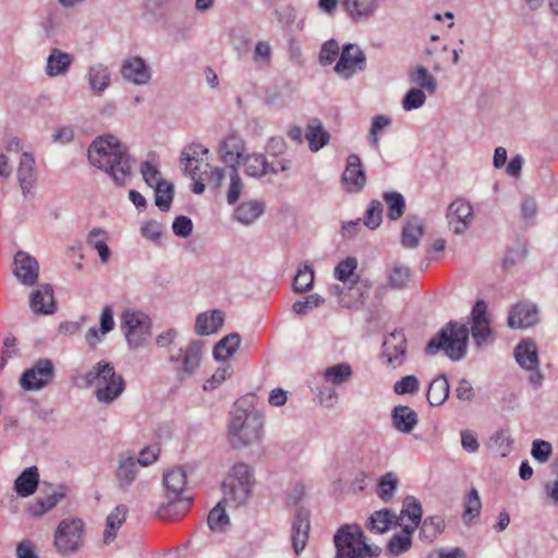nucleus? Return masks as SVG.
Instances as JSON below:
<instances>
[{"label":"nucleus","mask_w":558,"mask_h":558,"mask_svg":"<svg viewBox=\"0 0 558 558\" xmlns=\"http://www.w3.org/2000/svg\"><path fill=\"white\" fill-rule=\"evenodd\" d=\"M264 209L265 204L263 202H243L235 208L234 217L240 223L248 226L263 215Z\"/></svg>","instance_id":"4c0bfd02"},{"label":"nucleus","mask_w":558,"mask_h":558,"mask_svg":"<svg viewBox=\"0 0 558 558\" xmlns=\"http://www.w3.org/2000/svg\"><path fill=\"white\" fill-rule=\"evenodd\" d=\"M470 329L466 325L449 322L426 344V353L434 355L442 351L452 361H460L466 354Z\"/></svg>","instance_id":"7ed1b4c3"},{"label":"nucleus","mask_w":558,"mask_h":558,"mask_svg":"<svg viewBox=\"0 0 558 558\" xmlns=\"http://www.w3.org/2000/svg\"><path fill=\"white\" fill-rule=\"evenodd\" d=\"M310 512L304 508H299L295 512L292 523V546L296 555H300L308 541Z\"/></svg>","instance_id":"5701e85b"},{"label":"nucleus","mask_w":558,"mask_h":558,"mask_svg":"<svg viewBox=\"0 0 558 558\" xmlns=\"http://www.w3.org/2000/svg\"><path fill=\"white\" fill-rule=\"evenodd\" d=\"M325 302L324 298L318 294L307 295L304 300L295 301L292 305V311L296 315H306L314 308L319 307Z\"/></svg>","instance_id":"774afa93"},{"label":"nucleus","mask_w":558,"mask_h":558,"mask_svg":"<svg viewBox=\"0 0 558 558\" xmlns=\"http://www.w3.org/2000/svg\"><path fill=\"white\" fill-rule=\"evenodd\" d=\"M87 386L95 385V397L102 404H110L117 400L125 388L124 379L117 374L111 363L100 361L85 375Z\"/></svg>","instance_id":"39448f33"},{"label":"nucleus","mask_w":558,"mask_h":558,"mask_svg":"<svg viewBox=\"0 0 558 558\" xmlns=\"http://www.w3.org/2000/svg\"><path fill=\"white\" fill-rule=\"evenodd\" d=\"M73 63V56L61 49L53 48L47 58L45 72L49 77L64 75Z\"/></svg>","instance_id":"bb28decb"},{"label":"nucleus","mask_w":558,"mask_h":558,"mask_svg":"<svg viewBox=\"0 0 558 558\" xmlns=\"http://www.w3.org/2000/svg\"><path fill=\"white\" fill-rule=\"evenodd\" d=\"M88 160L99 170L109 174L118 186H124L135 163L128 148L118 137L104 135L95 138L88 147Z\"/></svg>","instance_id":"f257e3e1"},{"label":"nucleus","mask_w":558,"mask_h":558,"mask_svg":"<svg viewBox=\"0 0 558 558\" xmlns=\"http://www.w3.org/2000/svg\"><path fill=\"white\" fill-rule=\"evenodd\" d=\"M340 7L350 22L360 24L376 15L379 0H341Z\"/></svg>","instance_id":"f3484780"},{"label":"nucleus","mask_w":558,"mask_h":558,"mask_svg":"<svg viewBox=\"0 0 558 558\" xmlns=\"http://www.w3.org/2000/svg\"><path fill=\"white\" fill-rule=\"evenodd\" d=\"M422 514L421 501L414 496H407L403 499L400 519L407 517L412 523L421 524Z\"/></svg>","instance_id":"4d7b16f0"},{"label":"nucleus","mask_w":558,"mask_h":558,"mask_svg":"<svg viewBox=\"0 0 558 558\" xmlns=\"http://www.w3.org/2000/svg\"><path fill=\"white\" fill-rule=\"evenodd\" d=\"M410 279V269L407 266L395 264L388 271L387 282L391 289H403Z\"/></svg>","instance_id":"864d4df0"},{"label":"nucleus","mask_w":558,"mask_h":558,"mask_svg":"<svg viewBox=\"0 0 558 558\" xmlns=\"http://www.w3.org/2000/svg\"><path fill=\"white\" fill-rule=\"evenodd\" d=\"M120 329L128 348L138 351L145 348L153 335V320L145 312L128 308L120 315Z\"/></svg>","instance_id":"0eeeda50"},{"label":"nucleus","mask_w":558,"mask_h":558,"mask_svg":"<svg viewBox=\"0 0 558 558\" xmlns=\"http://www.w3.org/2000/svg\"><path fill=\"white\" fill-rule=\"evenodd\" d=\"M341 51L336 39L325 41L320 48L318 60L324 66L332 64L339 58Z\"/></svg>","instance_id":"e2e57ef3"},{"label":"nucleus","mask_w":558,"mask_h":558,"mask_svg":"<svg viewBox=\"0 0 558 558\" xmlns=\"http://www.w3.org/2000/svg\"><path fill=\"white\" fill-rule=\"evenodd\" d=\"M527 253L526 243L524 241H517L513 245L509 246L502 259V267L510 269L511 267L524 260Z\"/></svg>","instance_id":"09e8293b"},{"label":"nucleus","mask_w":558,"mask_h":558,"mask_svg":"<svg viewBox=\"0 0 558 558\" xmlns=\"http://www.w3.org/2000/svg\"><path fill=\"white\" fill-rule=\"evenodd\" d=\"M481 509H482V502H481L478 492L476 488L473 487L469 492L466 499H465L464 511L462 514V519H463L464 523L470 524V522L473 519L477 518L481 514Z\"/></svg>","instance_id":"8fccbe9b"},{"label":"nucleus","mask_w":558,"mask_h":558,"mask_svg":"<svg viewBox=\"0 0 558 558\" xmlns=\"http://www.w3.org/2000/svg\"><path fill=\"white\" fill-rule=\"evenodd\" d=\"M121 75L134 85H145L150 81L151 72L142 57H131L123 61Z\"/></svg>","instance_id":"aec40b11"},{"label":"nucleus","mask_w":558,"mask_h":558,"mask_svg":"<svg viewBox=\"0 0 558 558\" xmlns=\"http://www.w3.org/2000/svg\"><path fill=\"white\" fill-rule=\"evenodd\" d=\"M538 308L531 302H518L509 312L507 324L512 329H525L538 323Z\"/></svg>","instance_id":"6ab92c4d"},{"label":"nucleus","mask_w":558,"mask_h":558,"mask_svg":"<svg viewBox=\"0 0 558 558\" xmlns=\"http://www.w3.org/2000/svg\"><path fill=\"white\" fill-rule=\"evenodd\" d=\"M254 485L253 470L245 463L233 465L222 482L223 501L240 507L250 499Z\"/></svg>","instance_id":"6e6552de"},{"label":"nucleus","mask_w":558,"mask_h":558,"mask_svg":"<svg viewBox=\"0 0 558 558\" xmlns=\"http://www.w3.org/2000/svg\"><path fill=\"white\" fill-rule=\"evenodd\" d=\"M13 265V274L22 284L33 287L37 283L39 265L36 258L20 251L14 256Z\"/></svg>","instance_id":"a211bd4d"},{"label":"nucleus","mask_w":558,"mask_h":558,"mask_svg":"<svg viewBox=\"0 0 558 558\" xmlns=\"http://www.w3.org/2000/svg\"><path fill=\"white\" fill-rule=\"evenodd\" d=\"M393 427L403 434H410L418 422L416 412L408 405H397L391 413Z\"/></svg>","instance_id":"c85d7f7f"},{"label":"nucleus","mask_w":558,"mask_h":558,"mask_svg":"<svg viewBox=\"0 0 558 558\" xmlns=\"http://www.w3.org/2000/svg\"><path fill=\"white\" fill-rule=\"evenodd\" d=\"M223 324V313L219 310L204 312L197 315L195 332L199 336H209L218 331Z\"/></svg>","instance_id":"473e14b6"},{"label":"nucleus","mask_w":558,"mask_h":558,"mask_svg":"<svg viewBox=\"0 0 558 558\" xmlns=\"http://www.w3.org/2000/svg\"><path fill=\"white\" fill-rule=\"evenodd\" d=\"M244 167L246 175L263 179L269 175L286 172L291 168V161L287 158H276L269 161L264 154L252 153L243 157L240 162Z\"/></svg>","instance_id":"9d476101"},{"label":"nucleus","mask_w":558,"mask_h":558,"mask_svg":"<svg viewBox=\"0 0 558 558\" xmlns=\"http://www.w3.org/2000/svg\"><path fill=\"white\" fill-rule=\"evenodd\" d=\"M39 484V472L36 466L25 469L14 482V490L21 497L33 495Z\"/></svg>","instance_id":"c9c22d12"},{"label":"nucleus","mask_w":558,"mask_h":558,"mask_svg":"<svg viewBox=\"0 0 558 558\" xmlns=\"http://www.w3.org/2000/svg\"><path fill=\"white\" fill-rule=\"evenodd\" d=\"M230 185L227 193V201L230 205L235 204L244 187L243 181L235 165L229 169Z\"/></svg>","instance_id":"bf43d9fd"},{"label":"nucleus","mask_w":558,"mask_h":558,"mask_svg":"<svg viewBox=\"0 0 558 558\" xmlns=\"http://www.w3.org/2000/svg\"><path fill=\"white\" fill-rule=\"evenodd\" d=\"M336 558H375L380 554L378 546H371L362 529L356 524H344L333 536Z\"/></svg>","instance_id":"423d86ee"},{"label":"nucleus","mask_w":558,"mask_h":558,"mask_svg":"<svg viewBox=\"0 0 558 558\" xmlns=\"http://www.w3.org/2000/svg\"><path fill=\"white\" fill-rule=\"evenodd\" d=\"M397 487V476L391 472L386 473L378 482L377 495L383 501L388 502L393 498Z\"/></svg>","instance_id":"5fc2aeb1"},{"label":"nucleus","mask_w":558,"mask_h":558,"mask_svg":"<svg viewBox=\"0 0 558 558\" xmlns=\"http://www.w3.org/2000/svg\"><path fill=\"white\" fill-rule=\"evenodd\" d=\"M204 342L191 341L185 349L180 348L169 354V362L179 381H184L196 374L203 359Z\"/></svg>","instance_id":"1a4fd4ad"},{"label":"nucleus","mask_w":558,"mask_h":558,"mask_svg":"<svg viewBox=\"0 0 558 558\" xmlns=\"http://www.w3.org/2000/svg\"><path fill=\"white\" fill-rule=\"evenodd\" d=\"M391 124V119L387 116L378 114L372 119L368 134V142L373 149L379 148V133Z\"/></svg>","instance_id":"13d9d810"},{"label":"nucleus","mask_w":558,"mask_h":558,"mask_svg":"<svg viewBox=\"0 0 558 558\" xmlns=\"http://www.w3.org/2000/svg\"><path fill=\"white\" fill-rule=\"evenodd\" d=\"M34 166L35 159L33 156L28 153H23L20 157L17 180L25 196L32 193V189L36 181Z\"/></svg>","instance_id":"7c9ffc66"},{"label":"nucleus","mask_w":558,"mask_h":558,"mask_svg":"<svg viewBox=\"0 0 558 558\" xmlns=\"http://www.w3.org/2000/svg\"><path fill=\"white\" fill-rule=\"evenodd\" d=\"M384 356L391 367L396 368L404 362L405 359V339L402 335L391 333L390 338L384 342Z\"/></svg>","instance_id":"cd10ccee"},{"label":"nucleus","mask_w":558,"mask_h":558,"mask_svg":"<svg viewBox=\"0 0 558 558\" xmlns=\"http://www.w3.org/2000/svg\"><path fill=\"white\" fill-rule=\"evenodd\" d=\"M490 441L501 457H507L512 450L513 438L509 427L498 429L492 436Z\"/></svg>","instance_id":"603ef678"},{"label":"nucleus","mask_w":558,"mask_h":558,"mask_svg":"<svg viewBox=\"0 0 558 558\" xmlns=\"http://www.w3.org/2000/svg\"><path fill=\"white\" fill-rule=\"evenodd\" d=\"M412 547V537L407 535H393L386 546V553L389 556H400L409 551Z\"/></svg>","instance_id":"680f3d73"},{"label":"nucleus","mask_w":558,"mask_h":558,"mask_svg":"<svg viewBox=\"0 0 558 558\" xmlns=\"http://www.w3.org/2000/svg\"><path fill=\"white\" fill-rule=\"evenodd\" d=\"M264 420L254 409H243L238 401L230 412L228 441L234 449L252 446L263 437Z\"/></svg>","instance_id":"f03ea898"},{"label":"nucleus","mask_w":558,"mask_h":558,"mask_svg":"<svg viewBox=\"0 0 558 558\" xmlns=\"http://www.w3.org/2000/svg\"><path fill=\"white\" fill-rule=\"evenodd\" d=\"M219 153L223 162L230 167H239L245 156V142L240 136L231 134L220 143Z\"/></svg>","instance_id":"393cba45"},{"label":"nucleus","mask_w":558,"mask_h":558,"mask_svg":"<svg viewBox=\"0 0 558 558\" xmlns=\"http://www.w3.org/2000/svg\"><path fill=\"white\" fill-rule=\"evenodd\" d=\"M424 234L423 221L417 217L408 218L401 232V244L405 248H416Z\"/></svg>","instance_id":"72a5a7b5"},{"label":"nucleus","mask_w":558,"mask_h":558,"mask_svg":"<svg viewBox=\"0 0 558 558\" xmlns=\"http://www.w3.org/2000/svg\"><path fill=\"white\" fill-rule=\"evenodd\" d=\"M400 517L390 509L375 511L369 517V526L377 533L387 532L391 525H400Z\"/></svg>","instance_id":"79ce46f5"},{"label":"nucleus","mask_w":558,"mask_h":558,"mask_svg":"<svg viewBox=\"0 0 558 558\" xmlns=\"http://www.w3.org/2000/svg\"><path fill=\"white\" fill-rule=\"evenodd\" d=\"M373 287V282L368 278H360L355 281L354 287H350L348 291L340 289L338 286L333 289L338 291L339 304L343 307L351 308L364 302V293L368 292Z\"/></svg>","instance_id":"4be33fe9"},{"label":"nucleus","mask_w":558,"mask_h":558,"mask_svg":"<svg viewBox=\"0 0 558 558\" xmlns=\"http://www.w3.org/2000/svg\"><path fill=\"white\" fill-rule=\"evenodd\" d=\"M471 333L477 348L493 341L487 305L482 300L475 303L471 312Z\"/></svg>","instance_id":"2eb2a0df"},{"label":"nucleus","mask_w":558,"mask_h":558,"mask_svg":"<svg viewBox=\"0 0 558 558\" xmlns=\"http://www.w3.org/2000/svg\"><path fill=\"white\" fill-rule=\"evenodd\" d=\"M383 221V206L377 199H373L365 213L364 226L371 230L377 229Z\"/></svg>","instance_id":"69168bd1"},{"label":"nucleus","mask_w":558,"mask_h":558,"mask_svg":"<svg viewBox=\"0 0 558 558\" xmlns=\"http://www.w3.org/2000/svg\"><path fill=\"white\" fill-rule=\"evenodd\" d=\"M426 90L412 87L402 98V108L405 111H412L423 107L426 102Z\"/></svg>","instance_id":"052dcab7"},{"label":"nucleus","mask_w":558,"mask_h":558,"mask_svg":"<svg viewBox=\"0 0 558 558\" xmlns=\"http://www.w3.org/2000/svg\"><path fill=\"white\" fill-rule=\"evenodd\" d=\"M88 83L90 90L95 94L105 92L110 85V72L101 63H97L88 70Z\"/></svg>","instance_id":"a19ab883"},{"label":"nucleus","mask_w":558,"mask_h":558,"mask_svg":"<svg viewBox=\"0 0 558 558\" xmlns=\"http://www.w3.org/2000/svg\"><path fill=\"white\" fill-rule=\"evenodd\" d=\"M100 328L92 327L88 329L85 339L90 348H95L100 341L101 337L114 328L113 311L112 307L107 305L102 308L100 314Z\"/></svg>","instance_id":"c756f323"},{"label":"nucleus","mask_w":558,"mask_h":558,"mask_svg":"<svg viewBox=\"0 0 558 558\" xmlns=\"http://www.w3.org/2000/svg\"><path fill=\"white\" fill-rule=\"evenodd\" d=\"M138 472V461H136L134 456L120 454L114 472L118 487L122 490H128L136 481Z\"/></svg>","instance_id":"412c9836"},{"label":"nucleus","mask_w":558,"mask_h":558,"mask_svg":"<svg viewBox=\"0 0 558 558\" xmlns=\"http://www.w3.org/2000/svg\"><path fill=\"white\" fill-rule=\"evenodd\" d=\"M304 136L308 142L311 151L314 153L326 146L330 138V134L318 119L308 121Z\"/></svg>","instance_id":"f704fd0d"},{"label":"nucleus","mask_w":558,"mask_h":558,"mask_svg":"<svg viewBox=\"0 0 558 558\" xmlns=\"http://www.w3.org/2000/svg\"><path fill=\"white\" fill-rule=\"evenodd\" d=\"M153 189L155 191L156 206L162 211L169 210L173 199V185L165 181Z\"/></svg>","instance_id":"6e6d98bb"},{"label":"nucleus","mask_w":558,"mask_h":558,"mask_svg":"<svg viewBox=\"0 0 558 558\" xmlns=\"http://www.w3.org/2000/svg\"><path fill=\"white\" fill-rule=\"evenodd\" d=\"M223 504L227 502L219 501L208 514L207 523L211 531H223L230 523Z\"/></svg>","instance_id":"3c124183"},{"label":"nucleus","mask_w":558,"mask_h":558,"mask_svg":"<svg viewBox=\"0 0 558 558\" xmlns=\"http://www.w3.org/2000/svg\"><path fill=\"white\" fill-rule=\"evenodd\" d=\"M141 173L145 183L150 187H155L159 183H163L166 181L161 178V172L159 171L157 163L150 160H146L141 165Z\"/></svg>","instance_id":"338daca9"},{"label":"nucleus","mask_w":558,"mask_h":558,"mask_svg":"<svg viewBox=\"0 0 558 558\" xmlns=\"http://www.w3.org/2000/svg\"><path fill=\"white\" fill-rule=\"evenodd\" d=\"M352 376V368L348 363H339L327 367L324 372V378L327 383L340 386L347 383Z\"/></svg>","instance_id":"49530a36"},{"label":"nucleus","mask_w":558,"mask_h":558,"mask_svg":"<svg viewBox=\"0 0 558 558\" xmlns=\"http://www.w3.org/2000/svg\"><path fill=\"white\" fill-rule=\"evenodd\" d=\"M84 524L80 519L62 520L54 533V547L61 555L77 551L83 544Z\"/></svg>","instance_id":"9b49d317"},{"label":"nucleus","mask_w":558,"mask_h":558,"mask_svg":"<svg viewBox=\"0 0 558 558\" xmlns=\"http://www.w3.org/2000/svg\"><path fill=\"white\" fill-rule=\"evenodd\" d=\"M128 514V507L125 505H118L114 510L106 519V529L104 531V544H111L117 537V531L125 522Z\"/></svg>","instance_id":"e433bc0d"},{"label":"nucleus","mask_w":558,"mask_h":558,"mask_svg":"<svg viewBox=\"0 0 558 558\" xmlns=\"http://www.w3.org/2000/svg\"><path fill=\"white\" fill-rule=\"evenodd\" d=\"M366 69V56L355 44H345L333 66L338 76L344 80L351 78L354 74Z\"/></svg>","instance_id":"f8f14e48"},{"label":"nucleus","mask_w":558,"mask_h":558,"mask_svg":"<svg viewBox=\"0 0 558 558\" xmlns=\"http://www.w3.org/2000/svg\"><path fill=\"white\" fill-rule=\"evenodd\" d=\"M449 383L447 376L441 374L434 378L427 390V400L432 407L442 404L449 397Z\"/></svg>","instance_id":"58836bf2"},{"label":"nucleus","mask_w":558,"mask_h":558,"mask_svg":"<svg viewBox=\"0 0 558 558\" xmlns=\"http://www.w3.org/2000/svg\"><path fill=\"white\" fill-rule=\"evenodd\" d=\"M514 357L524 369L536 371L539 367L537 347L531 339L522 340L515 345Z\"/></svg>","instance_id":"a878e982"},{"label":"nucleus","mask_w":558,"mask_h":558,"mask_svg":"<svg viewBox=\"0 0 558 558\" xmlns=\"http://www.w3.org/2000/svg\"><path fill=\"white\" fill-rule=\"evenodd\" d=\"M314 282V271L311 266L304 265L303 268L298 270L293 279V290L294 292L301 293L307 291L312 288Z\"/></svg>","instance_id":"0e129e2a"},{"label":"nucleus","mask_w":558,"mask_h":558,"mask_svg":"<svg viewBox=\"0 0 558 558\" xmlns=\"http://www.w3.org/2000/svg\"><path fill=\"white\" fill-rule=\"evenodd\" d=\"M53 377V363L48 359H40L22 374L20 385L24 390H39L49 385Z\"/></svg>","instance_id":"ddd939ff"},{"label":"nucleus","mask_w":558,"mask_h":558,"mask_svg":"<svg viewBox=\"0 0 558 558\" xmlns=\"http://www.w3.org/2000/svg\"><path fill=\"white\" fill-rule=\"evenodd\" d=\"M64 497L63 492L52 490L45 497H39L35 502L28 506V511L32 515L39 517L51 510Z\"/></svg>","instance_id":"a18cd8bd"},{"label":"nucleus","mask_w":558,"mask_h":558,"mask_svg":"<svg viewBox=\"0 0 558 558\" xmlns=\"http://www.w3.org/2000/svg\"><path fill=\"white\" fill-rule=\"evenodd\" d=\"M446 526L445 519L441 515H430L421 522L420 538L432 543L440 535Z\"/></svg>","instance_id":"37998d69"},{"label":"nucleus","mask_w":558,"mask_h":558,"mask_svg":"<svg viewBox=\"0 0 558 558\" xmlns=\"http://www.w3.org/2000/svg\"><path fill=\"white\" fill-rule=\"evenodd\" d=\"M383 197L388 207L387 217L390 220L401 218L405 210L404 197L399 192H387Z\"/></svg>","instance_id":"de8ad7c7"},{"label":"nucleus","mask_w":558,"mask_h":558,"mask_svg":"<svg viewBox=\"0 0 558 558\" xmlns=\"http://www.w3.org/2000/svg\"><path fill=\"white\" fill-rule=\"evenodd\" d=\"M341 182L348 193H359L366 185V173L356 154L348 156Z\"/></svg>","instance_id":"dca6fc26"},{"label":"nucleus","mask_w":558,"mask_h":558,"mask_svg":"<svg viewBox=\"0 0 558 558\" xmlns=\"http://www.w3.org/2000/svg\"><path fill=\"white\" fill-rule=\"evenodd\" d=\"M31 310L35 314L49 315L57 311V303L53 295V289L46 283L33 291L29 298Z\"/></svg>","instance_id":"b1692460"},{"label":"nucleus","mask_w":558,"mask_h":558,"mask_svg":"<svg viewBox=\"0 0 558 558\" xmlns=\"http://www.w3.org/2000/svg\"><path fill=\"white\" fill-rule=\"evenodd\" d=\"M241 336L236 332L223 337L214 348V357L218 361H226L239 349Z\"/></svg>","instance_id":"c03bdc74"},{"label":"nucleus","mask_w":558,"mask_h":558,"mask_svg":"<svg viewBox=\"0 0 558 558\" xmlns=\"http://www.w3.org/2000/svg\"><path fill=\"white\" fill-rule=\"evenodd\" d=\"M446 218L454 234H463L474 220L473 207L466 199L457 198L449 204Z\"/></svg>","instance_id":"4468645a"},{"label":"nucleus","mask_w":558,"mask_h":558,"mask_svg":"<svg viewBox=\"0 0 558 558\" xmlns=\"http://www.w3.org/2000/svg\"><path fill=\"white\" fill-rule=\"evenodd\" d=\"M408 81L417 88L433 95L437 90L436 77L423 65H414L408 70Z\"/></svg>","instance_id":"2f4dec72"},{"label":"nucleus","mask_w":558,"mask_h":558,"mask_svg":"<svg viewBox=\"0 0 558 558\" xmlns=\"http://www.w3.org/2000/svg\"><path fill=\"white\" fill-rule=\"evenodd\" d=\"M167 502L160 505L157 515L162 520H172L185 513L192 499L184 497L186 487V473L182 468H175L163 475Z\"/></svg>","instance_id":"20e7f679"},{"label":"nucleus","mask_w":558,"mask_h":558,"mask_svg":"<svg viewBox=\"0 0 558 558\" xmlns=\"http://www.w3.org/2000/svg\"><path fill=\"white\" fill-rule=\"evenodd\" d=\"M108 240V232L101 228L92 229L86 239L87 244L98 252L102 264L108 263L111 255L110 248L107 245Z\"/></svg>","instance_id":"ea45409f"}]
</instances>
